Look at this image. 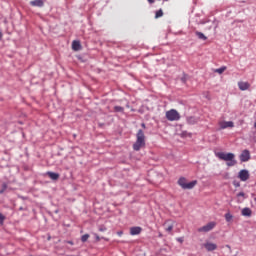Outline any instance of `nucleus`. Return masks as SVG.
Returning <instances> with one entry per match:
<instances>
[{
	"label": "nucleus",
	"mask_w": 256,
	"mask_h": 256,
	"mask_svg": "<svg viewBox=\"0 0 256 256\" xmlns=\"http://www.w3.org/2000/svg\"><path fill=\"white\" fill-rule=\"evenodd\" d=\"M215 156L220 159V161H226L227 167H235L237 165V160L235 155L231 152H215Z\"/></svg>",
	"instance_id": "nucleus-1"
},
{
	"label": "nucleus",
	"mask_w": 256,
	"mask_h": 256,
	"mask_svg": "<svg viewBox=\"0 0 256 256\" xmlns=\"http://www.w3.org/2000/svg\"><path fill=\"white\" fill-rule=\"evenodd\" d=\"M239 203H241V200H238Z\"/></svg>",
	"instance_id": "nucleus-34"
},
{
	"label": "nucleus",
	"mask_w": 256,
	"mask_h": 256,
	"mask_svg": "<svg viewBox=\"0 0 256 256\" xmlns=\"http://www.w3.org/2000/svg\"><path fill=\"white\" fill-rule=\"evenodd\" d=\"M238 178L240 181H248L249 180V171L248 170H240L238 174Z\"/></svg>",
	"instance_id": "nucleus-8"
},
{
	"label": "nucleus",
	"mask_w": 256,
	"mask_h": 256,
	"mask_svg": "<svg viewBox=\"0 0 256 256\" xmlns=\"http://www.w3.org/2000/svg\"><path fill=\"white\" fill-rule=\"evenodd\" d=\"M7 191V183L2 184V189L0 190V195H3Z\"/></svg>",
	"instance_id": "nucleus-22"
},
{
	"label": "nucleus",
	"mask_w": 256,
	"mask_h": 256,
	"mask_svg": "<svg viewBox=\"0 0 256 256\" xmlns=\"http://www.w3.org/2000/svg\"><path fill=\"white\" fill-rule=\"evenodd\" d=\"M165 116L168 121H179V119H181V114L175 109L167 111Z\"/></svg>",
	"instance_id": "nucleus-4"
},
{
	"label": "nucleus",
	"mask_w": 256,
	"mask_h": 256,
	"mask_svg": "<svg viewBox=\"0 0 256 256\" xmlns=\"http://www.w3.org/2000/svg\"><path fill=\"white\" fill-rule=\"evenodd\" d=\"M114 111L116 113H123V111H125V109L123 107H121V106H115L114 107Z\"/></svg>",
	"instance_id": "nucleus-20"
},
{
	"label": "nucleus",
	"mask_w": 256,
	"mask_h": 256,
	"mask_svg": "<svg viewBox=\"0 0 256 256\" xmlns=\"http://www.w3.org/2000/svg\"><path fill=\"white\" fill-rule=\"evenodd\" d=\"M72 49L73 51H81V42L74 40L72 42Z\"/></svg>",
	"instance_id": "nucleus-14"
},
{
	"label": "nucleus",
	"mask_w": 256,
	"mask_h": 256,
	"mask_svg": "<svg viewBox=\"0 0 256 256\" xmlns=\"http://www.w3.org/2000/svg\"><path fill=\"white\" fill-rule=\"evenodd\" d=\"M99 231H101V232H103V231H107V228H106V227L101 226V227L99 228Z\"/></svg>",
	"instance_id": "nucleus-27"
},
{
	"label": "nucleus",
	"mask_w": 256,
	"mask_h": 256,
	"mask_svg": "<svg viewBox=\"0 0 256 256\" xmlns=\"http://www.w3.org/2000/svg\"><path fill=\"white\" fill-rule=\"evenodd\" d=\"M47 175L52 179V181H57L59 179V173L47 172Z\"/></svg>",
	"instance_id": "nucleus-15"
},
{
	"label": "nucleus",
	"mask_w": 256,
	"mask_h": 256,
	"mask_svg": "<svg viewBox=\"0 0 256 256\" xmlns=\"http://www.w3.org/2000/svg\"><path fill=\"white\" fill-rule=\"evenodd\" d=\"M30 5L32 7H43V5H45V2L43 0H33L30 1Z\"/></svg>",
	"instance_id": "nucleus-13"
},
{
	"label": "nucleus",
	"mask_w": 256,
	"mask_h": 256,
	"mask_svg": "<svg viewBox=\"0 0 256 256\" xmlns=\"http://www.w3.org/2000/svg\"><path fill=\"white\" fill-rule=\"evenodd\" d=\"M188 123H197V121H195V118L190 117L188 118Z\"/></svg>",
	"instance_id": "nucleus-24"
},
{
	"label": "nucleus",
	"mask_w": 256,
	"mask_h": 256,
	"mask_svg": "<svg viewBox=\"0 0 256 256\" xmlns=\"http://www.w3.org/2000/svg\"><path fill=\"white\" fill-rule=\"evenodd\" d=\"M219 127L220 129H228V128H233L235 127V124L233 123V121H220L219 122Z\"/></svg>",
	"instance_id": "nucleus-7"
},
{
	"label": "nucleus",
	"mask_w": 256,
	"mask_h": 256,
	"mask_svg": "<svg viewBox=\"0 0 256 256\" xmlns=\"http://www.w3.org/2000/svg\"><path fill=\"white\" fill-rule=\"evenodd\" d=\"M88 239H89V234H84V235L81 237L82 243H87Z\"/></svg>",
	"instance_id": "nucleus-23"
},
{
	"label": "nucleus",
	"mask_w": 256,
	"mask_h": 256,
	"mask_svg": "<svg viewBox=\"0 0 256 256\" xmlns=\"http://www.w3.org/2000/svg\"><path fill=\"white\" fill-rule=\"evenodd\" d=\"M143 229L139 226L130 228V235H140Z\"/></svg>",
	"instance_id": "nucleus-12"
},
{
	"label": "nucleus",
	"mask_w": 256,
	"mask_h": 256,
	"mask_svg": "<svg viewBox=\"0 0 256 256\" xmlns=\"http://www.w3.org/2000/svg\"><path fill=\"white\" fill-rule=\"evenodd\" d=\"M178 185L183 189H193L195 185H197V180L187 183V179L185 177H181L178 180Z\"/></svg>",
	"instance_id": "nucleus-3"
},
{
	"label": "nucleus",
	"mask_w": 256,
	"mask_h": 256,
	"mask_svg": "<svg viewBox=\"0 0 256 256\" xmlns=\"http://www.w3.org/2000/svg\"><path fill=\"white\" fill-rule=\"evenodd\" d=\"M5 221V216L3 214H0V223L3 224Z\"/></svg>",
	"instance_id": "nucleus-25"
},
{
	"label": "nucleus",
	"mask_w": 256,
	"mask_h": 256,
	"mask_svg": "<svg viewBox=\"0 0 256 256\" xmlns=\"http://www.w3.org/2000/svg\"><path fill=\"white\" fill-rule=\"evenodd\" d=\"M252 213H253V212L250 210V208H244V209H242V215H243V217H251Z\"/></svg>",
	"instance_id": "nucleus-16"
},
{
	"label": "nucleus",
	"mask_w": 256,
	"mask_h": 256,
	"mask_svg": "<svg viewBox=\"0 0 256 256\" xmlns=\"http://www.w3.org/2000/svg\"><path fill=\"white\" fill-rule=\"evenodd\" d=\"M148 3H150V5H153V3H155V0H147Z\"/></svg>",
	"instance_id": "nucleus-28"
},
{
	"label": "nucleus",
	"mask_w": 256,
	"mask_h": 256,
	"mask_svg": "<svg viewBox=\"0 0 256 256\" xmlns=\"http://www.w3.org/2000/svg\"><path fill=\"white\" fill-rule=\"evenodd\" d=\"M204 247H205L206 251H215V250H217V244H215L213 242H206L204 244Z\"/></svg>",
	"instance_id": "nucleus-10"
},
{
	"label": "nucleus",
	"mask_w": 256,
	"mask_h": 256,
	"mask_svg": "<svg viewBox=\"0 0 256 256\" xmlns=\"http://www.w3.org/2000/svg\"><path fill=\"white\" fill-rule=\"evenodd\" d=\"M254 201H256V198H254Z\"/></svg>",
	"instance_id": "nucleus-35"
},
{
	"label": "nucleus",
	"mask_w": 256,
	"mask_h": 256,
	"mask_svg": "<svg viewBox=\"0 0 256 256\" xmlns=\"http://www.w3.org/2000/svg\"><path fill=\"white\" fill-rule=\"evenodd\" d=\"M142 129H146L145 123L141 124Z\"/></svg>",
	"instance_id": "nucleus-30"
},
{
	"label": "nucleus",
	"mask_w": 256,
	"mask_h": 256,
	"mask_svg": "<svg viewBox=\"0 0 256 256\" xmlns=\"http://www.w3.org/2000/svg\"><path fill=\"white\" fill-rule=\"evenodd\" d=\"M146 140H145V132L143 130H138L136 133V141L133 144L134 151H141V149L145 148Z\"/></svg>",
	"instance_id": "nucleus-2"
},
{
	"label": "nucleus",
	"mask_w": 256,
	"mask_h": 256,
	"mask_svg": "<svg viewBox=\"0 0 256 256\" xmlns=\"http://www.w3.org/2000/svg\"><path fill=\"white\" fill-rule=\"evenodd\" d=\"M227 71V66H223L221 68L215 69L214 73H218L219 75H222V73H225Z\"/></svg>",
	"instance_id": "nucleus-18"
},
{
	"label": "nucleus",
	"mask_w": 256,
	"mask_h": 256,
	"mask_svg": "<svg viewBox=\"0 0 256 256\" xmlns=\"http://www.w3.org/2000/svg\"><path fill=\"white\" fill-rule=\"evenodd\" d=\"M177 241H179L180 243H183V239L182 238H178Z\"/></svg>",
	"instance_id": "nucleus-31"
},
{
	"label": "nucleus",
	"mask_w": 256,
	"mask_h": 256,
	"mask_svg": "<svg viewBox=\"0 0 256 256\" xmlns=\"http://www.w3.org/2000/svg\"><path fill=\"white\" fill-rule=\"evenodd\" d=\"M237 197L239 198V197H243V199H245V194L243 193V192H239L238 194H237Z\"/></svg>",
	"instance_id": "nucleus-26"
},
{
	"label": "nucleus",
	"mask_w": 256,
	"mask_h": 256,
	"mask_svg": "<svg viewBox=\"0 0 256 256\" xmlns=\"http://www.w3.org/2000/svg\"><path fill=\"white\" fill-rule=\"evenodd\" d=\"M3 37V34L0 32V39Z\"/></svg>",
	"instance_id": "nucleus-33"
},
{
	"label": "nucleus",
	"mask_w": 256,
	"mask_h": 256,
	"mask_svg": "<svg viewBox=\"0 0 256 256\" xmlns=\"http://www.w3.org/2000/svg\"><path fill=\"white\" fill-rule=\"evenodd\" d=\"M160 17H163V10L162 9L156 11V14H155L156 19H159Z\"/></svg>",
	"instance_id": "nucleus-21"
},
{
	"label": "nucleus",
	"mask_w": 256,
	"mask_h": 256,
	"mask_svg": "<svg viewBox=\"0 0 256 256\" xmlns=\"http://www.w3.org/2000/svg\"><path fill=\"white\" fill-rule=\"evenodd\" d=\"M69 245H73V241H67Z\"/></svg>",
	"instance_id": "nucleus-32"
},
{
	"label": "nucleus",
	"mask_w": 256,
	"mask_h": 256,
	"mask_svg": "<svg viewBox=\"0 0 256 256\" xmlns=\"http://www.w3.org/2000/svg\"><path fill=\"white\" fill-rule=\"evenodd\" d=\"M95 237H96V241H101V238L99 237V235H95Z\"/></svg>",
	"instance_id": "nucleus-29"
},
{
	"label": "nucleus",
	"mask_w": 256,
	"mask_h": 256,
	"mask_svg": "<svg viewBox=\"0 0 256 256\" xmlns=\"http://www.w3.org/2000/svg\"><path fill=\"white\" fill-rule=\"evenodd\" d=\"M216 225H217V223H215V222H209L208 224L198 228V232L199 233H209V231H213V229H215Z\"/></svg>",
	"instance_id": "nucleus-5"
},
{
	"label": "nucleus",
	"mask_w": 256,
	"mask_h": 256,
	"mask_svg": "<svg viewBox=\"0 0 256 256\" xmlns=\"http://www.w3.org/2000/svg\"><path fill=\"white\" fill-rule=\"evenodd\" d=\"M196 36L198 37V39H201L202 41H207V36H205V34H203V32H196Z\"/></svg>",
	"instance_id": "nucleus-17"
},
{
	"label": "nucleus",
	"mask_w": 256,
	"mask_h": 256,
	"mask_svg": "<svg viewBox=\"0 0 256 256\" xmlns=\"http://www.w3.org/2000/svg\"><path fill=\"white\" fill-rule=\"evenodd\" d=\"M249 159H251V152H249V150H243L240 154V161L242 163H247Z\"/></svg>",
	"instance_id": "nucleus-6"
},
{
	"label": "nucleus",
	"mask_w": 256,
	"mask_h": 256,
	"mask_svg": "<svg viewBox=\"0 0 256 256\" xmlns=\"http://www.w3.org/2000/svg\"><path fill=\"white\" fill-rule=\"evenodd\" d=\"M164 227H165V231H167V233H171V231H173V227H175V222H173L171 220H167L164 223Z\"/></svg>",
	"instance_id": "nucleus-9"
},
{
	"label": "nucleus",
	"mask_w": 256,
	"mask_h": 256,
	"mask_svg": "<svg viewBox=\"0 0 256 256\" xmlns=\"http://www.w3.org/2000/svg\"><path fill=\"white\" fill-rule=\"evenodd\" d=\"M225 219L227 223H231V221H233V215L228 212L225 214Z\"/></svg>",
	"instance_id": "nucleus-19"
},
{
	"label": "nucleus",
	"mask_w": 256,
	"mask_h": 256,
	"mask_svg": "<svg viewBox=\"0 0 256 256\" xmlns=\"http://www.w3.org/2000/svg\"><path fill=\"white\" fill-rule=\"evenodd\" d=\"M238 87H239L240 91H247V89H249V87H251V84H249V82L240 81V82H238Z\"/></svg>",
	"instance_id": "nucleus-11"
}]
</instances>
